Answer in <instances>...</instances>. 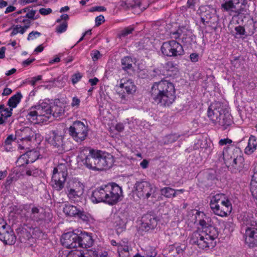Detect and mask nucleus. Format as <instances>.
<instances>
[{"label": "nucleus", "mask_w": 257, "mask_h": 257, "mask_svg": "<svg viewBox=\"0 0 257 257\" xmlns=\"http://www.w3.org/2000/svg\"><path fill=\"white\" fill-rule=\"evenodd\" d=\"M106 8L103 6H97L93 7L90 10L91 12L98 11L103 12L106 11Z\"/></svg>", "instance_id": "4d7b16f0"}, {"label": "nucleus", "mask_w": 257, "mask_h": 257, "mask_svg": "<svg viewBox=\"0 0 257 257\" xmlns=\"http://www.w3.org/2000/svg\"><path fill=\"white\" fill-rule=\"evenodd\" d=\"M46 140L51 145L57 149L59 154L63 153L65 151L64 143V137L57 131L50 132L46 137Z\"/></svg>", "instance_id": "2eb2a0df"}, {"label": "nucleus", "mask_w": 257, "mask_h": 257, "mask_svg": "<svg viewBox=\"0 0 257 257\" xmlns=\"http://www.w3.org/2000/svg\"><path fill=\"white\" fill-rule=\"evenodd\" d=\"M198 55L196 53H192L190 55V59L193 62H196L198 61Z\"/></svg>", "instance_id": "13d9d810"}, {"label": "nucleus", "mask_w": 257, "mask_h": 257, "mask_svg": "<svg viewBox=\"0 0 257 257\" xmlns=\"http://www.w3.org/2000/svg\"><path fill=\"white\" fill-rule=\"evenodd\" d=\"M52 13V10L50 8H41L39 10V13L43 16L49 15Z\"/></svg>", "instance_id": "09e8293b"}, {"label": "nucleus", "mask_w": 257, "mask_h": 257, "mask_svg": "<svg viewBox=\"0 0 257 257\" xmlns=\"http://www.w3.org/2000/svg\"><path fill=\"white\" fill-rule=\"evenodd\" d=\"M27 155L25 154L22 155L18 159L16 164L17 168L20 171H22L23 169L26 167L25 165L29 163L28 159H27Z\"/></svg>", "instance_id": "7c9ffc66"}, {"label": "nucleus", "mask_w": 257, "mask_h": 257, "mask_svg": "<svg viewBox=\"0 0 257 257\" xmlns=\"http://www.w3.org/2000/svg\"><path fill=\"white\" fill-rule=\"evenodd\" d=\"M84 190V184L75 179L69 182L66 187V193L69 200L75 202L82 198Z\"/></svg>", "instance_id": "6e6552de"}, {"label": "nucleus", "mask_w": 257, "mask_h": 257, "mask_svg": "<svg viewBox=\"0 0 257 257\" xmlns=\"http://www.w3.org/2000/svg\"><path fill=\"white\" fill-rule=\"evenodd\" d=\"M201 13V21L204 25H206L210 23V20L213 15V10L208 7H201L200 8Z\"/></svg>", "instance_id": "5701e85b"}, {"label": "nucleus", "mask_w": 257, "mask_h": 257, "mask_svg": "<svg viewBox=\"0 0 257 257\" xmlns=\"http://www.w3.org/2000/svg\"><path fill=\"white\" fill-rule=\"evenodd\" d=\"M233 123L232 116L228 114V111L226 112V126L230 125Z\"/></svg>", "instance_id": "3c124183"}, {"label": "nucleus", "mask_w": 257, "mask_h": 257, "mask_svg": "<svg viewBox=\"0 0 257 257\" xmlns=\"http://www.w3.org/2000/svg\"><path fill=\"white\" fill-rule=\"evenodd\" d=\"M68 175L67 168L65 164H60L55 167L52 176V185L57 191L61 190Z\"/></svg>", "instance_id": "1a4fd4ad"}, {"label": "nucleus", "mask_w": 257, "mask_h": 257, "mask_svg": "<svg viewBox=\"0 0 257 257\" xmlns=\"http://www.w3.org/2000/svg\"><path fill=\"white\" fill-rule=\"evenodd\" d=\"M1 229L3 232H0V240L6 245L14 244L17 239L14 232L7 225L5 220L0 218V230Z\"/></svg>", "instance_id": "4468645a"}, {"label": "nucleus", "mask_w": 257, "mask_h": 257, "mask_svg": "<svg viewBox=\"0 0 257 257\" xmlns=\"http://www.w3.org/2000/svg\"><path fill=\"white\" fill-rule=\"evenodd\" d=\"M149 164L148 161L144 159L142 161V162L140 163V166L143 169H146L148 167Z\"/></svg>", "instance_id": "338daca9"}, {"label": "nucleus", "mask_w": 257, "mask_h": 257, "mask_svg": "<svg viewBox=\"0 0 257 257\" xmlns=\"http://www.w3.org/2000/svg\"><path fill=\"white\" fill-rule=\"evenodd\" d=\"M57 23H60L56 27V32L58 34H61L65 32L68 27V23L66 21H61V20L58 19L56 21Z\"/></svg>", "instance_id": "f704fd0d"}, {"label": "nucleus", "mask_w": 257, "mask_h": 257, "mask_svg": "<svg viewBox=\"0 0 257 257\" xmlns=\"http://www.w3.org/2000/svg\"><path fill=\"white\" fill-rule=\"evenodd\" d=\"M26 13H27V14L26 15L25 17L28 18L29 19H34V17L35 15L36 11L33 10L29 11V10H28L27 12H26Z\"/></svg>", "instance_id": "5fc2aeb1"}, {"label": "nucleus", "mask_w": 257, "mask_h": 257, "mask_svg": "<svg viewBox=\"0 0 257 257\" xmlns=\"http://www.w3.org/2000/svg\"><path fill=\"white\" fill-rule=\"evenodd\" d=\"M216 231L213 226L205 227L203 230L194 232L190 238V242L196 244L199 248L204 250L213 248L216 245Z\"/></svg>", "instance_id": "39448f33"}, {"label": "nucleus", "mask_w": 257, "mask_h": 257, "mask_svg": "<svg viewBox=\"0 0 257 257\" xmlns=\"http://www.w3.org/2000/svg\"><path fill=\"white\" fill-rule=\"evenodd\" d=\"M44 48H45V46L43 45V44H41L35 48L34 52L36 54L41 53L44 50Z\"/></svg>", "instance_id": "052dcab7"}, {"label": "nucleus", "mask_w": 257, "mask_h": 257, "mask_svg": "<svg viewBox=\"0 0 257 257\" xmlns=\"http://www.w3.org/2000/svg\"><path fill=\"white\" fill-rule=\"evenodd\" d=\"M235 30L236 32V34L242 35L244 34L245 30L243 27L241 26H237L235 27Z\"/></svg>", "instance_id": "6e6d98bb"}, {"label": "nucleus", "mask_w": 257, "mask_h": 257, "mask_svg": "<svg viewBox=\"0 0 257 257\" xmlns=\"http://www.w3.org/2000/svg\"><path fill=\"white\" fill-rule=\"evenodd\" d=\"M13 109L11 108L6 107L4 105H0L1 115L7 119L12 114Z\"/></svg>", "instance_id": "e433bc0d"}, {"label": "nucleus", "mask_w": 257, "mask_h": 257, "mask_svg": "<svg viewBox=\"0 0 257 257\" xmlns=\"http://www.w3.org/2000/svg\"><path fill=\"white\" fill-rule=\"evenodd\" d=\"M250 190L252 196L257 199V182L251 179Z\"/></svg>", "instance_id": "58836bf2"}, {"label": "nucleus", "mask_w": 257, "mask_h": 257, "mask_svg": "<svg viewBox=\"0 0 257 257\" xmlns=\"http://www.w3.org/2000/svg\"><path fill=\"white\" fill-rule=\"evenodd\" d=\"M205 216L204 213L203 212L197 211L196 213V221H199V224L202 226V229L203 230L205 227H208L209 226H207L206 221L203 219L204 216Z\"/></svg>", "instance_id": "c9c22d12"}, {"label": "nucleus", "mask_w": 257, "mask_h": 257, "mask_svg": "<svg viewBox=\"0 0 257 257\" xmlns=\"http://www.w3.org/2000/svg\"><path fill=\"white\" fill-rule=\"evenodd\" d=\"M232 211V205L228 199H226V216L227 215V212L230 214Z\"/></svg>", "instance_id": "603ef678"}, {"label": "nucleus", "mask_w": 257, "mask_h": 257, "mask_svg": "<svg viewBox=\"0 0 257 257\" xmlns=\"http://www.w3.org/2000/svg\"><path fill=\"white\" fill-rule=\"evenodd\" d=\"M210 205L216 215L221 217L225 216V211H224L225 196L223 194H217L213 196Z\"/></svg>", "instance_id": "a211bd4d"}, {"label": "nucleus", "mask_w": 257, "mask_h": 257, "mask_svg": "<svg viewBox=\"0 0 257 257\" xmlns=\"http://www.w3.org/2000/svg\"><path fill=\"white\" fill-rule=\"evenodd\" d=\"M149 6L148 0H133L131 4L132 7H139L141 9H146Z\"/></svg>", "instance_id": "72a5a7b5"}, {"label": "nucleus", "mask_w": 257, "mask_h": 257, "mask_svg": "<svg viewBox=\"0 0 257 257\" xmlns=\"http://www.w3.org/2000/svg\"><path fill=\"white\" fill-rule=\"evenodd\" d=\"M122 190L114 183H109L97 187L92 192L90 199L92 202H103L110 205L116 204L120 199Z\"/></svg>", "instance_id": "20e7f679"}, {"label": "nucleus", "mask_w": 257, "mask_h": 257, "mask_svg": "<svg viewBox=\"0 0 257 257\" xmlns=\"http://www.w3.org/2000/svg\"><path fill=\"white\" fill-rule=\"evenodd\" d=\"M157 255V252L155 249H151L149 252H147L145 257H155Z\"/></svg>", "instance_id": "bf43d9fd"}, {"label": "nucleus", "mask_w": 257, "mask_h": 257, "mask_svg": "<svg viewBox=\"0 0 257 257\" xmlns=\"http://www.w3.org/2000/svg\"><path fill=\"white\" fill-rule=\"evenodd\" d=\"M77 217L81 219L82 221L87 223H93L94 222V219L90 214L82 211L80 210Z\"/></svg>", "instance_id": "c756f323"}, {"label": "nucleus", "mask_w": 257, "mask_h": 257, "mask_svg": "<svg viewBox=\"0 0 257 257\" xmlns=\"http://www.w3.org/2000/svg\"><path fill=\"white\" fill-rule=\"evenodd\" d=\"M107 255L106 252L99 249H89L85 252H81L78 251H69L66 257H105Z\"/></svg>", "instance_id": "aec40b11"}, {"label": "nucleus", "mask_w": 257, "mask_h": 257, "mask_svg": "<svg viewBox=\"0 0 257 257\" xmlns=\"http://www.w3.org/2000/svg\"><path fill=\"white\" fill-rule=\"evenodd\" d=\"M90 55L93 61L98 60L101 57V55L99 51L96 50H93L91 52Z\"/></svg>", "instance_id": "37998d69"}, {"label": "nucleus", "mask_w": 257, "mask_h": 257, "mask_svg": "<svg viewBox=\"0 0 257 257\" xmlns=\"http://www.w3.org/2000/svg\"><path fill=\"white\" fill-rule=\"evenodd\" d=\"M17 23H23L26 25L24 26H22L20 25H14L11 28V36H14L18 34H24L27 30L30 27V22L28 19L24 17H19L17 20Z\"/></svg>", "instance_id": "412c9836"}, {"label": "nucleus", "mask_w": 257, "mask_h": 257, "mask_svg": "<svg viewBox=\"0 0 257 257\" xmlns=\"http://www.w3.org/2000/svg\"><path fill=\"white\" fill-rule=\"evenodd\" d=\"M40 172L41 171L35 167H26L21 171V175H22L23 176L37 177L40 175Z\"/></svg>", "instance_id": "a878e982"}, {"label": "nucleus", "mask_w": 257, "mask_h": 257, "mask_svg": "<svg viewBox=\"0 0 257 257\" xmlns=\"http://www.w3.org/2000/svg\"><path fill=\"white\" fill-rule=\"evenodd\" d=\"M121 65L123 69L127 70L130 69L132 67V59L130 57H124L121 59Z\"/></svg>", "instance_id": "4c0bfd02"}, {"label": "nucleus", "mask_w": 257, "mask_h": 257, "mask_svg": "<svg viewBox=\"0 0 257 257\" xmlns=\"http://www.w3.org/2000/svg\"><path fill=\"white\" fill-rule=\"evenodd\" d=\"M82 77V75L80 73L77 72V73H75L72 76V83L73 84H75L76 83H77L78 81H79L80 80Z\"/></svg>", "instance_id": "49530a36"}, {"label": "nucleus", "mask_w": 257, "mask_h": 257, "mask_svg": "<svg viewBox=\"0 0 257 257\" xmlns=\"http://www.w3.org/2000/svg\"><path fill=\"white\" fill-rule=\"evenodd\" d=\"M23 96L20 92L10 97L8 100V104L11 108H14L17 106L18 104L21 102Z\"/></svg>", "instance_id": "bb28decb"}, {"label": "nucleus", "mask_w": 257, "mask_h": 257, "mask_svg": "<svg viewBox=\"0 0 257 257\" xmlns=\"http://www.w3.org/2000/svg\"><path fill=\"white\" fill-rule=\"evenodd\" d=\"M16 10V8L13 6H10L7 8L5 12V14H8L14 12Z\"/></svg>", "instance_id": "680f3d73"}, {"label": "nucleus", "mask_w": 257, "mask_h": 257, "mask_svg": "<svg viewBox=\"0 0 257 257\" xmlns=\"http://www.w3.org/2000/svg\"><path fill=\"white\" fill-rule=\"evenodd\" d=\"M25 155L27 156V159L29 163H33L39 158L40 154L37 151L32 150L27 152Z\"/></svg>", "instance_id": "473e14b6"}, {"label": "nucleus", "mask_w": 257, "mask_h": 257, "mask_svg": "<svg viewBox=\"0 0 257 257\" xmlns=\"http://www.w3.org/2000/svg\"><path fill=\"white\" fill-rule=\"evenodd\" d=\"M12 91L11 89L9 88H5L3 92L2 95L3 96H7L10 95L12 93Z\"/></svg>", "instance_id": "0e129e2a"}, {"label": "nucleus", "mask_w": 257, "mask_h": 257, "mask_svg": "<svg viewBox=\"0 0 257 257\" xmlns=\"http://www.w3.org/2000/svg\"><path fill=\"white\" fill-rule=\"evenodd\" d=\"M115 129L119 132H122L124 130V126L122 123H117L115 125Z\"/></svg>", "instance_id": "774afa93"}, {"label": "nucleus", "mask_w": 257, "mask_h": 257, "mask_svg": "<svg viewBox=\"0 0 257 257\" xmlns=\"http://www.w3.org/2000/svg\"><path fill=\"white\" fill-rule=\"evenodd\" d=\"M162 53L167 57H177L184 54V51L182 46L175 40L165 42L161 47Z\"/></svg>", "instance_id": "9d476101"}, {"label": "nucleus", "mask_w": 257, "mask_h": 257, "mask_svg": "<svg viewBox=\"0 0 257 257\" xmlns=\"http://www.w3.org/2000/svg\"><path fill=\"white\" fill-rule=\"evenodd\" d=\"M146 224L148 228V229H153L157 225V220L155 218H150L149 222H147Z\"/></svg>", "instance_id": "a18cd8bd"}, {"label": "nucleus", "mask_w": 257, "mask_h": 257, "mask_svg": "<svg viewBox=\"0 0 257 257\" xmlns=\"http://www.w3.org/2000/svg\"><path fill=\"white\" fill-rule=\"evenodd\" d=\"M80 209L76 206L69 204H66L63 208V212L66 215L71 217H77Z\"/></svg>", "instance_id": "393cba45"}, {"label": "nucleus", "mask_w": 257, "mask_h": 257, "mask_svg": "<svg viewBox=\"0 0 257 257\" xmlns=\"http://www.w3.org/2000/svg\"><path fill=\"white\" fill-rule=\"evenodd\" d=\"M63 112V108L57 104H51L46 100L40 101L28 110L26 118L33 124H45L52 116H59Z\"/></svg>", "instance_id": "f03ea898"}, {"label": "nucleus", "mask_w": 257, "mask_h": 257, "mask_svg": "<svg viewBox=\"0 0 257 257\" xmlns=\"http://www.w3.org/2000/svg\"><path fill=\"white\" fill-rule=\"evenodd\" d=\"M60 240L62 245L68 248H75L79 246L78 234L73 231L63 234Z\"/></svg>", "instance_id": "6ab92c4d"}, {"label": "nucleus", "mask_w": 257, "mask_h": 257, "mask_svg": "<svg viewBox=\"0 0 257 257\" xmlns=\"http://www.w3.org/2000/svg\"><path fill=\"white\" fill-rule=\"evenodd\" d=\"M88 128L80 121H75L69 128L70 135L77 142L84 141L88 135Z\"/></svg>", "instance_id": "ddd939ff"}, {"label": "nucleus", "mask_w": 257, "mask_h": 257, "mask_svg": "<svg viewBox=\"0 0 257 257\" xmlns=\"http://www.w3.org/2000/svg\"><path fill=\"white\" fill-rule=\"evenodd\" d=\"M128 246L127 245H119L118 246L117 252L118 253L119 257H124L122 255L123 252L128 253Z\"/></svg>", "instance_id": "a19ab883"}, {"label": "nucleus", "mask_w": 257, "mask_h": 257, "mask_svg": "<svg viewBox=\"0 0 257 257\" xmlns=\"http://www.w3.org/2000/svg\"><path fill=\"white\" fill-rule=\"evenodd\" d=\"M247 3V0H226V11L231 10L235 12L228 27L235 22H237L238 19V14L243 11V7Z\"/></svg>", "instance_id": "f3484780"}, {"label": "nucleus", "mask_w": 257, "mask_h": 257, "mask_svg": "<svg viewBox=\"0 0 257 257\" xmlns=\"http://www.w3.org/2000/svg\"><path fill=\"white\" fill-rule=\"evenodd\" d=\"M116 92L122 100L126 99V94L133 95L137 91V86L134 82L127 78L120 80L118 85L116 86Z\"/></svg>", "instance_id": "9b49d317"}, {"label": "nucleus", "mask_w": 257, "mask_h": 257, "mask_svg": "<svg viewBox=\"0 0 257 257\" xmlns=\"http://www.w3.org/2000/svg\"><path fill=\"white\" fill-rule=\"evenodd\" d=\"M80 103V100L76 96H74L72 98L71 105L72 107L77 108L79 107Z\"/></svg>", "instance_id": "de8ad7c7"}, {"label": "nucleus", "mask_w": 257, "mask_h": 257, "mask_svg": "<svg viewBox=\"0 0 257 257\" xmlns=\"http://www.w3.org/2000/svg\"><path fill=\"white\" fill-rule=\"evenodd\" d=\"M99 80L98 78L95 77L92 79H90L89 80V82L90 83L91 85L94 86L96 85L98 82Z\"/></svg>", "instance_id": "e2e57ef3"}, {"label": "nucleus", "mask_w": 257, "mask_h": 257, "mask_svg": "<svg viewBox=\"0 0 257 257\" xmlns=\"http://www.w3.org/2000/svg\"><path fill=\"white\" fill-rule=\"evenodd\" d=\"M6 50V48L5 47H2L0 48V59L5 58Z\"/></svg>", "instance_id": "69168bd1"}, {"label": "nucleus", "mask_w": 257, "mask_h": 257, "mask_svg": "<svg viewBox=\"0 0 257 257\" xmlns=\"http://www.w3.org/2000/svg\"><path fill=\"white\" fill-rule=\"evenodd\" d=\"M21 176H23V175H21V171L18 170V169L16 168L14 171L13 174H10L8 177L6 181L7 185H10L13 182L16 181Z\"/></svg>", "instance_id": "c85d7f7f"}, {"label": "nucleus", "mask_w": 257, "mask_h": 257, "mask_svg": "<svg viewBox=\"0 0 257 257\" xmlns=\"http://www.w3.org/2000/svg\"><path fill=\"white\" fill-rule=\"evenodd\" d=\"M135 192L140 198H148L155 193V188L147 181L137 182L134 186Z\"/></svg>", "instance_id": "dca6fc26"}, {"label": "nucleus", "mask_w": 257, "mask_h": 257, "mask_svg": "<svg viewBox=\"0 0 257 257\" xmlns=\"http://www.w3.org/2000/svg\"><path fill=\"white\" fill-rule=\"evenodd\" d=\"M16 139L19 144V148L21 150L29 149L35 141L37 144H40L42 140L41 135L36 134L31 128L24 127L16 132Z\"/></svg>", "instance_id": "0eeeda50"}, {"label": "nucleus", "mask_w": 257, "mask_h": 257, "mask_svg": "<svg viewBox=\"0 0 257 257\" xmlns=\"http://www.w3.org/2000/svg\"><path fill=\"white\" fill-rule=\"evenodd\" d=\"M235 227V224L233 223V218L230 217L228 219L227 223H226V228H228L229 232H232Z\"/></svg>", "instance_id": "79ce46f5"}, {"label": "nucleus", "mask_w": 257, "mask_h": 257, "mask_svg": "<svg viewBox=\"0 0 257 257\" xmlns=\"http://www.w3.org/2000/svg\"><path fill=\"white\" fill-rule=\"evenodd\" d=\"M79 236V247L88 248L92 246L93 239L91 233L86 231H81L78 234Z\"/></svg>", "instance_id": "4be33fe9"}, {"label": "nucleus", "mask_w": 257, "mask_h": 257, "mask_svg": "<svg viewBox=\"0 0 257 257\" xmlns=\"http://www.w3.org/2000/svg\"><path fill=\"white\" fill-rule=\"evenodd\" d=\"M161 194L166 198L175 197L176 196L175 190L170 187H164L161 189Z\"/></svg>", "instance_id": "2f4dec72"}, {"label": "nucleus", "mask_w": 257, "mask_h": 257, "mask_svg": "<svg viewBox=\"0 0 257 257\" xmlns=\"http://www.w3.org/2000/svg\"><path fill=\"white\" fill-rule=\"evenodd\" d=\"M257 139L254 136H250L248 141L247 147L245 148L244 152L246 154L250 155L256 149Z\"/></svg>", "instance_id": "b1692460"}, {"label": "nucleus", "mask_w": 257, "mask_h": 257, "mask_svg": "<svg viewBox=\"0 0 257 257\" xmlns=\"http://www.w3.org/2000/svg\"><path fill=\"white\" fill-rule=\"evenodd\" d=\"M134 30V28L133 26H130L127 27L125 28L124 29L121 30L119 33V36L120 37H125L127 36L128 34H131Z\"/></svg>", "instance_id": "ea45409f"}, {"label": "nucleus", "mask_w": 257, "mask_h": 257, "mask_svg": "<svg viewBox=\"0 0 257 257\" xmlns=\"http://www.w3.org/2000/svg\"><path fill=\"white\" fill-rule=\"evenodd\" d=\"M42 79V76L41 75H38L35 77H34L31 78L30 82V84L33 85L35 86L36 84V83Z\"/></svg>", "instance_id": "864d4df0"}, {"label": "nucleus", "mask_w": 257, "mask_h": 257, "mask_svg": "<svg viewBox=\"0 0 257 257\" xmlns=\"http://www.w3.org/2000/svg\"><path fill=\"white\" fill-rule=\"evenodd\" d=\"M246 228L244 234L245 242L249 247L257 246V226L256 221L253 220H246Z\"/></svg>", "instance_id": "f8f14e48"}, {"label": "nucleus", "mask_w": 257, "mask_h": 257, "mask_svg": "<svg viewBox=\"0 0 257 257\" xmlns=\"http://www.w3.org/2000/svg\"><path fill=\"white\" fill-rule=\"evenodd\" d=\"M150 95L155 103L163 106H170L176 99L174 84L166 80L154 83L151 87Z\"/></svg>", "instance_id": "7ed1b4c3"}, {"label": "nucleus", "mask_w": 257, "mask_h": 257, "mask_svg": "<svg viewBox=\"0 0 257 257\" xmlns=\"http://www.w3.org/2000/svg\"><path fill=\"white\" fill-rule=\"evenodd\" d=\"M113 226L117 233L122 232L125 229L126 225L124 222L120 217H117L113 223Z\"/></svg>", "instance_id": "cd10ccee"}, {"label": "nucleus", "mask_w": 257, "mask_h": 257, "mask_svg": "<svg viewBox=\"0 0 257 257\" xmlns=\"http://www.w3.org/2000/svg\"><path fill=\"white\" fill-rule=\"evenodd\" d=\"M41 36V33L37 31H32L28 35L27 40L28 41L33 40Z\"/></svg>", "instance_id": "c03bdc74"}, {"label": "nucleus", "mask_w": 257, "mask_h": 257, "mask_svg": "<svg viewBox=\"0 0 257 257\" xmlns=\"http://www.w3.org/2000/svg\"><path fill=\"white\" fill-rule=\"evenodd\" d=\"M104 21H105V19H104V16L102 15H100L95 18V26H99L101 24L104 23Z\"/></svg>", "instance_id": "8fccbe9b"}, {"label": "nucleus", "mask_w": 257, "mask_h": 257, "mask_svg": "<svg viewBox=\"0 0 257 257\" xmlns=\"http://www.w3.org/2000/svg\"><path fill=\"white\" fill-rule=\"evenodd\" d=\"M226 167L232 173L240 172L244 167V158L239 148L234 145L226 148Z\"/></svg>", "instance_id": "423d86ee"}, {"label": "nucleus", "mask_w": 257, "mask_h": 257, "mask_svg": "<svg viewBox=\"0 0 257 257\" xmlns=\"http://www.w3.org/2000/svg\"><path fill=\"white\" fill-rule=\"evenodd\" d=\"M79 157L84 166L94 171H101L110 168L114 161L110 153L90 147H83L80 152Z\"/></svg>", "instance_id": "f257e3e1"}]
</instances>
